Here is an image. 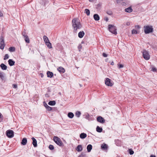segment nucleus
I'll return each instance as SVG.
<instances>
[{
    "mask_svg": "<svg viewBox=\"0 0 157 157\" xmlns=\"http://www.w3.org/2000/svg\"><path fill=\"white\" fill-rule=\"evenodd\" d=\"M72 27L74 29V31L76 32L78 29H80L82 27V25L78 18H75L72 21Z\"/></svg>",
    "mask_w": 157,
    "mask_h": 157,
    "instance_id": "f257e3e1",
    "label": "nucleus"
},
{
    "mask_svg": "<svg viewBox=\"0 0 157 157\" xmlns=\"http://www.w3.org/2000/svg\"><path fill=\"white\" fill-rule=\"evenodd\" d=\"M53 140L55 143L59 146L63 147L64 146V144L61 139L58 137L54 136L53 137Z\"/></svg>",
    "mask_w": 157,
    "mask_h": 157,
    "instance_id": "f03ea898",
    "label": "nucleus"
},
{
    "mask_svg": "<svg viewBox=\"0 0 157 157\" xmlns=\"http://www.w3.org/2000/svg\"><path fill=\"white\" fill-rule=\"evenodd\" d=\"M144 28V32L145 34H148L153 32V29L152 26H145Z\"/></svg>",
    "mask_w": 157,
    "mask_h": 157,
    "instance_id": "7ed1b4c3",
    "label": "nucleus"
},
{
    "mask_svg": "<svg viewBox=\"0 0 157 157\" xmlns=\"http://www.w3.org/2000/svg\"><path fill=\"white\" fill-rule=\"evenodd\" d=\"M108 29L109 31L112 33L116 35L117 34L116 27L114 25H109Z\"/></svg>",
    "mask_w": 157,
    "mask_h": 157,
    "instance_id": "20e7f679",
    "label": "nucleus"
},
{
    "mask_svg": "<svg viewBox=\"0 0 157 157\" xmlns=\"http://www.w3.org/2000/svg\"><path fill=\"white\" fill-rule=\"evenodd\" d=\"M142 53L143 57L145 59L148 60L150 59V56L147 51L145 50H144Z\"/></svg>",
    "mask_w": 157,
    "mask_h": 157,
    "instance_id": "39448f33",
    "label": "nucleus"
},
{
    "mask_svg": "<svg viewBox=\"0 0 157 157\" xmlns=\"http://www.w3.org/2000/svg\"><path fill=\"white\" fill-rule=\"evenodd\" d=\"M7 136L9 138H11L14 136V132L11 130H8L6 132Z\"/></svg>",
    "mask_w": 157,
    "mask_h": 157,
    "instance_id": "423d86ee",
    "label": "nucleus"
},
{
    "mask_svg": "<svg viewBox=\"0 0 157 157\" xmlns=\"http://www.w3.org/2000/svg\"><path fill=\"white\" fill-rule=\"evenodd\" d=\"M105 84L109 86H112L113 85V84L111 82V80L109 78H107L105 81Z\"/></svg>",
    "mask_w": 157,
    "mask_h": 157,
    "instance_id": "0eeeda50",
    "label": "nucleus"
},
{
    "mask_svg": "<svg viewBox=\"0 0 157 157\" xmlns=\"http://www.w3.org/2000/svg\"><path fill=\"white\" fill-rule=\"evenodd\" d=\"M97 120L98 122L101 123H104L105 121V120L101 116L98 117L97 118Z\"/></svg>",
    "mask_w": 157,
    "mask_h": 157,
    "instance_id": "6e6552de",
    "label": "nucleus"
},
{
    "mask_svg": "<svg viewBox=\"0 0 157 157\" xmlns=\"http://www.w3.org/2000/svg\"><path fill=\"white\" fill-rule=\"evenodd\" d=\"M57 70L61 73H63L65 71V69L61 66L57 68Z\"/></svg>",
    "mask_w": 157,
    "mask_h": 157,
    "instance_id": "1a4fd4ad",
    "label": "nucleus"
},
{
    "mask_svg": "<svg viewBox=\"0 0 157 157\" xmlns=\"http://www.w3.org/2000/svg\"><path fill=\"white\" fill-rule=\"evenodd\" d=\"M32 139L33 140L32 144L34 147H36L37 146V141L36 139L34 137H32Z\"/></svg>",
    "mask_w": 157,
    "mask_h": 157,
    "instance_id": "9d476101",
    "label": "nucleus"
},
{
    "mask_svg": "<svg viewBox=\"0 0 157 157\" xmlns=\"http://www.w3.org/2000/svg\"><path fill=\"white\" fill-rule=\"evenodd\" d=\"M8 63L10 66H11L14 65L15 62L12 59H9L8 61Z\"/></svg>",
    "mask_w": 157,
    "mask_h": 157,
    "instance_id": "9b49d317",
    "label": "nucleus"
},
{
    "mask_svg": "<svg viewBox=\"0 0 157 157\" xmlns=\"http://www.w3.org/2000/svg\"><path fill=\"white\" fill-rule=\"evenodd\" d=\"M82 147L81 145H78L76 148V150L78 152H80L82 150Z\"/></svg>",
    "mask_w": 157,
    "mask_h": 157,
    "instance_id": "f8f14e48",
    "label": "nucleus"
},
{
    "mask_svg": "<svg viewBox=\"0 0 157 157\" xmlns=\"http://www.w3.org/2000/svg\"><path fill=\"white\" fill-rule=\"evenodd\" d=\"M85 35V33L83 31L80 32L78 33V36L80 38H82Z\"/></svg>",
    "mask_w": 157,
    "mask_h": 157,
    "instance_id": "ddd939ff",
    "label": "nucleus"
},
{
    "mask_svg": "<svg viewBox=\"0 0 157 157\" xmlns=\"http://www.w3.org/2000/svg\"><path fill=\"white\" fill-rule=\"evenodd\" d=\"M27 143V139L25 138H24L23 139L21 142V144L22 145H25Z\"/></svg>",
    "mask_w": 157,
    "mask_h": 157,
    "instance_id": "4468645a",
    "label": "nucleus"
},
{
    "mask_svg": "<svg viewBox=\"0 0 157 157\" xmlns=\"http://www.w3.org/2000/svg\"><path fill=\"white\" fill-rule=\"evenodd\" d=\"M47 74L48 77L50 78H52L53 76V73L52 72L50 71H48Z\"/></svg>",
    "mask_w": 157,
    "mask_h": 157,
    "instance_id": "2eb2a0df",
    "label": "nucleus"
},
{
    "mask_svg": "<svg viewBox=\"0 0 157 157\" xmlns=\"http://www.w3.org/2000/svg\"><path fill=\"white\" fill-rule=\"evenodd\" d=\"M85 118L89 121L92 120V118L88 113L85 115Z\"/></svg>",
    "mask_w": 157,
    "mask_h": 157,
    "instance_id": "dca6fc26",
    "label": "nucleus"
},
{
    "mask_svg": "<svg viewBox=\"0 0 157 157\" xmlns=\"http://www.w3.org/2000/svg\"><path fill=\"white\" fill-rule=\"evenodd\" d=\"M5 44L4 42L0 41V48L1 49H3Z\"/></svg>",
    "mask_w": 157,
    "mask_h": 157,
    "instance_id": "f3484780",
    "label": "nucleus"
},
{
    "mask_svg": "<svg viewBox=\"0 0 157 157\" xmlns=\"http://www.w3.org/2000/svg\"><path fill=\"white\" fill-rule=\"evenodd\" d=\"M124 11L126 12L131 13L132 12V9L131 7H129L125 9Z\"/></svg>",
    "mask_w": 157,
    "mask_h": 157,
    "instance_id": "a211bd4d",
    "label": "nucleus"
},
{
    "mask_svg": "<svg viewBox=\"0 0 157 157\" xmlns=\"http://www.w3.org/2000/svg\"><path fill=\"white\" fill-rule=\"evenodd\" d=\"M101 148L104 150H106L108 148L107 145L105 144H103L101 145Z\"/></svg>",
    "mask_w": 157,
    "mask_h": 157,
    "instance_id": "6ab92c4d",
    "label": "nucleus"
},
{
    "mask_svg": "<svg viewBox=\"0 0 157 157\" xmlns=\"http://www.w3.org/2000/svg\"><path fill=\"white\" fill-rule=\"evenodd\" d=\"M94 18L95 21H98L99 20L100 17L97 14H94Z\"/></svg>",
    "mask_w": 157,
    "mask_h": 157,
    "instance_id": "aec40b11",
    "label": "nucleus"
},
{
    "mask_svg": "<svg viewBox=\"0 0 157 157\" xmlns=\"http://www.w3.org/2000/svg\"><path fill=\"white\" fill-rule=\"evenodd\" d=\"M92 148V145L91 144H89L87 147V149L88 152H90Z\"/></svg>",
    "mask_w": 157,
    "mask_h": 157,
    "instance_id": "412c9836",
    "label": "nucleus"
},
{
    "mask_svg": "<svg viewBox=\"0 0 157 157\" xmlns=\"http://www.w3.org/2000/svg\"><path fill=\"white\" fill-rule=\"evenodd\" d=\"M86 136V134L84 133H81L80 135V137L82 139L85 138Z\"/></svg>",
    "mask_w": 157,
    "mask_h": 157,
    "instance_id": "4be33fe9",
    "label": "nucleus"
},
{
    "mask_svg": "<svg viewBox=\"0 0 157 157\" xmlns=\"http://www.w3.org/2000/svg\"><path fill=\"white\" fill-rule=\"evenodd\" d=\"M0 67L3 70H6L7 68V67L3 63H2L0 65Z\"/></svg>",
    "mask_w": 157,
    "mask_h": 157,
    "instance_id": "5701e85b",
    "label": "nucleus"
},
{
    "mask_svg": "<svg viewBox=\"0 0 157 157\" xmlns=\"http://www.w3.org/2000/svg\"><path fill=\"white\" fill-rule=\"evenodd\" d=\"M46 109H47L48 111H51L52 110V111H54L56 110V108H52L50 107L49 106H48L47 108H46Z\"/></svg>",
    "mask_w": 157,
    "mask_h": 157,
    "instance_id": "b1692460",
    "label": "nucleus"
},
{
    "mask_svg": "<svg viewBox=\"0 0 157 157\" xmlns=\"http://www.w3.org/2000/svg\"><path fill=\"white\" fill-rule=\"evenodd\" d=\"M56 104V102L55 101H50L48 103V105H55Z\"/></svg>",
    "mask_w": 157,
    "mask_h": 157,
    "instance_id": "393cba45",
    "label": "nucleus"
},
{
    "mask_svg": "<svg viewBox=\"0 0 157 157\" xmlns=\"http://www.w3.org/2000/svg\"><path fill=\"white\" fill-rule=\"evenodd\" d=\"M102 131V129L99 126H97L96 128V131L98 132H101Z\"/></svg>",
    "mask_w": 157,
    "mask_h": 157,
    "instance_id": "a878e982",
    "label": "nucleus"
},
{
    "mask_svg": "<svg viewBox=\"0 0 157 157\" xmlns=\"http://www.w3.org/2000/svg\"><path fill=\"white\" fill-rule=\"evenodd\" d=\"M67 116L69 118H72L74 116V114L72 112H69L68 113Z\"/></svg>",
    "mask_w": 157,
    "mask_h": 157,
    "instance_id": "bb28decb",
    "label": "nucleus"
},
{
    "mask_svg": "<svg viewBox=\"0 0 157 157\" xmlns=\"http://www.w3.org/2000/svg\"><path fill=\"white\" fill-rule=\"evenodd\" d=\"M43 38L45 44L46 43H47V42L49 41L48 38L45 35L44 36Z\"/></svg>",
    "mask_w": 157,
    "mask_h": 157,
    "instance_id": "cd10ccee",
    "label": "nucleus"
},
{
    "mask_svg": "<svg viewBox=\"0 0 157 157\" xmlns=\"http://www.w3.org/2000/svg\"><path fill=\"white\" fill-rule=\"evenodd\" d=\"M84 13H86L87 16H89L90 15V10L87 9H86L85 10Z\"/></svg>",
    "mask_w": 157,
    "mask_h": 157,
    "instance_id": "c85d7f7f",
    "label": "nucleus"
},
{
    "mask_svg": "<svg viewBox=\"0 0 157 157\" xmlns=\"http://www.w3.org/2000/svg\"><path fill=\"white\" fill-rule=\"evenodd\" d=\"M45 44L47 46L48 48H52L51 44L50 43L49 41L48 42H47V43H46Z\"/></svg>",
    "mask_w": 157,
    "mask_h": 157,
    "instance_id": "c756f323",
    "label": "nucleus"
},
{
    "mask_svg": "<svg viewBox=\"0 0 157 157\" xmlns=\"http://www.w3.org/2000/svg\"><path fill=\"white\" fill-rule=\"evenodd\" d=\"M15 49V48L14 47H10L9 49V51L11 52H14Z\"/></svg>",
    "mask_w": 157,
    "mask_h": 157,
    "instance_id": "7c9ffc66",
    "label": "nucleus"
},
{
    "mask_svg": "<svg viewBox=\"0 0 157 157\" xmlns=\"http://www.w3.org/2000/svg\"><path fill=\"white\" fill-rule=\"evenodd\" d=\"M76 116L78 117H79L81 114V113L80 112L77 111L75 113Z\"/></svg>",
    "mask_w": 157,
    "mask_h": 157,
    "instance_id": "2f4dec72",
    "label": "nucleus"
},
{
    "mask_svg": "<svg viewBox=\"0 0 157 157\" xmlns=\"http://www.w3.org/2000/svg\"><path fill=\"white\" fill-rule=\"evenodd\" d=\"M25 39V40L26 42L29 43V38L28 36H27V37H25L24 38Z\"/></svg>",
    "mask_w": 157,
    "mask_h": 157,
    "instance_id": "473e14b6",
    "label": "nucleus"
},
{
    "mask_svg": "<svg viewBox=\"0 0 157 157\" xmlns=\"http://www.w3.org/2000/svg\"><path fill=\"white\" fill-rule=\"evenodd\" d=\"M4 77V76L3 73L0 72V78L2 79V80H3Z\"/></svg>",
    "mask_w": 157,
    "mask_h": 157,
    "instance_id": "72a5a7b5",
    "label": "nucleus"
},
{
    "mask_svg": "<svg viewBox=\"0 0 157 157\" xmlns=\"http://www.w3.org/2000/svg\"><path fill=\"white\" fill-rule=\"evenodd\" d=\"M129 153L131 155H133L134 154V151L132 149H130L128 150Z\"/></svg>",
    "mask_w": 157,
    "mask_h": 157,
    "instance_id": "f704fd0d",
    "label": "nucleus"
},
{
    "mask_svg": "<svg viewBox=\"0 0 157 157\" xmlns=\"http://www.w3.org/2000/svg\"><path fill=\"white\" fill-rule=\"evenodd\" d=\"M0 41H2V42H4V37L2 34L0 36Z\"/></svg>",
    "mask_w": 157,
    "mask_h": 157,
    "instance_id": "c9c22d12",
    "label": "nucleus"
},
{
    "mask_svg": "<svg viewBox=\"0 0 157 157\" xmlns=\"http://www.w3.org/2000/svg\"><path fill=\"white\" fill-rule=\"evenodd\" d=\"M48 148L51 150H53L54 149V146L52 145H50L49 146Z\"/></svg>",
    "mask_w": 157,
    "mask_h": 157,
    "instance_id": "e433bc0d",
    "label": "nucleus"
},
{
    "mask_svg": "<svg viewBox=\"0 0 157 157\" xmlns=\"http://www.w3.org/2000/svg\"><path fill=\"white\" fill-rule=\"evenodd\" d=\"M78 157H87L86 154L82 153L81 154L78 156Z\"/></svg>",
    "mask_w": 157,
    "mask_h": 157,
    "instance_id": "4c0bfd02",
    "label": "nucleus"
},
{
    "mask_svg": "<svg viewBox=\"0 0 157 157\" xmlns=\"http://www.w3.org/2000/svg\"><path fill=\"white\" fill-rule=\"evenodd\" d=\"M22 35L24 38L28 36V35L25 32H23L22 33Z\"/></svg>",
    "mask_w": 157,
    "mask_h": 157,
    "instance_id": "58836bf2",
    "label": "nucleus"
},
{
    "mask_svg": "<svg viewBox=\"0 0 157 157\" xmlns=\"http://www.w3.org/2000/svg\"><path fill=\"white\" fill-rule=\"evenodd\" d=\"M9 56L8 54H6L5 55L4 58V60H6L9 58Z\"/></svg>",
    "mask_w": 157,
    "mask_h": 157,
    "instance_id": "ea45409f",
    "label": "nucleus"
},
{
    "mask_svg": "<svg viewBox=\"0 0 157 157\" xmlns=\"http://www.w3.org/2000/svg\"><path fill=\"white\" fill-rule=\"evenodd\" d=\"M106 13L107 14L109 15H112L113 14V13L111 10L107 11L106 12Z\"/></svg>",
    "mask_w": 157,
    "mask_h": 157,
    "instance_id": "a19ab883",
    "label": "nucleus"
},
{
    "mask_svg": "<svg viewBox=\"0 0 157 157\" xmlns=\"http://www.w3.org/2000/svg\"><path fill=\"white\" fill-rule=\"evenodd\" d=\"M82 45L81 44H80L78 45V48L79 50V51H80V50L82 48Z\"/></svg>",
    "mask_w": 157,
    "mask_h": 157,
    "instance_id": "79ce46f5",
    "label": "nucleus"
},
{
    "mask_svg": "<svg viewBox=\"0 0 157 157\" xmlns=\"http://www.w3.org/2000/svg\"><path fill=\"white\" fill-rule=\"evenodd\" d=\"M132 33L133 34H136L137 33V31L136 30L133 29L132 31Z\"/></svg>",
    "mask_w": 157,
    "mask_h": 157,
    "instance_id": "37998d69",
    "label": "nucleus"
},
{
    "mask_svg": "<svg viewBox=\"0 0 157 157\" xmlns=\"http://www.w3.org/2000/svg\"><path fill=\"white\" fill-rule=\"evenodd\" d=\"M124 67V65L122 64H119L118 65V67L120 68H122Z\"/></svg>",
    "mask_w": 157,
    "mask_h": 157,
    "instance_id": "c03bdc74",
    "label": "nucleus"
},
{
    "mask_svg": "<svg viewBox=\"0 0 157 157\" xmlns=\"http://www.w3.org/2000/svg\"><path fill=\"white\" fill-rule=\"evenodd\" d=\"M17 84H13V87L14 88H17Z\"/></svg>",
    "mask_w": 157,
    "mask_h": 157,
    "instance_id": "a18cd8bd",
    "label": "nucleus"
},
{
    "mask_svg": "<svg viewBox=\"0 0 157 157\" xmlns=\"http://www.w3.org/2000/svg\"><path fill=\"white\" fill-rule=\"evenodd\" d=\"M102 55L103 56L105 57H106L108 56V55L105 54V53H103Z\"/></svg>",
    "mask_w": 157,
    "mask_h": 157,
    "instance_id": "49530a36",
    "label": "nucleus"
},
{
    "mask_svg": "<svg viewBox=\"0 0 157 157\" xmlns=\"http://www.w3.org/2000/svg\"><path fill=\"white\" fill-rule=\"evenodd\" d=\"M44 106L46 108H47V107L48 106H49L47 104H46V103H45L44 102Z\"/></svg>",
    "mask_w": 157,
    "mask_h": 157,
    "instance_id": "de8ad7c7",
    "label": "nucleus"
},
{
    "mask_svg": "<svg viewBox=\"0 0 157 157\" xmlns=\"http://www.w3.org/2000/svg\"><path fill=\"white\" fill-rule=\"evenodd\" d=\"M3 16V13L2 11H0V17H2Z\"/></svg>",
    "mask_w": 157,
    "mask_h": 157,
    "instance_id": "09e8293b",
    "label": "nucleus"
},
{
    "mask_svg": "<svg viewBox=\"0 0 157 157\" xmlns=\"http://www.w3.org/2000/svg\"><path fill=\"white\" fill-rule=\"evenodd\" d=\"M152 71H153L154 72H155V71H156V69L155 67H152Z\"/></svg>",
    "mask_w": 157,
    "mask_h": 157,
    "instance_id": "8fccbe9b",
    "label": "nucleus"
},
{
    "mask_svg": "<svg viewBox=\"0 0 157 157\" xmlns=\"http://www.w3.org/2000/svg\"><path fill=\"white\" fill-rule=\"evenodd\" d=\"M130 22H126V25H128V26H129L130 25Z\"/></svg>",
    "mask_w": 157,
    "mask_h": 157,
    "instance_id": "3c124183",
    "label": "nucleus"
},
{
    "mask_svg": "<svg viewBox=\"0 0 157 157\" xmlns=\"http://www.w3.org/2000/svg\"><path fill=\"white\" fill-rule=\"evenodd\" d=\"M3 117L2 114H1V113H0V118H2V120L3 119Z\"/></svg>",
    "mask_w": 157,
    "mask_h": 157,
    "instance_id": "603ef678",
    "label": "nucleus"
},
{
    "mask_svg": "<svg viewBox=\"0 0 157 157\" xmlns=\"http://www.w3.org/2000/svg\"><path fill=\"white\" fill-rule=\"evenodd\" d=\"M136 28L138 29H139L140 28V27L139 25H137L136 26Z\"/></svg>",
    "mask_w": 157,
    "mask_h": 157,
    "instance_id": "864d4df0",
    "label": "nucleus"
},
{
    "mask_svg": "<svg viewBox=\"0 0 157 157\" xmlns=\"http://www.w3.org/2000/svg\"><path fill=\"white\" fill-rule=\"evenodd\" d=\"M110 64H111V65H113L114 64V63L113 62V61L111 62Z\"/></svg>",
    "mask_w": 157,
    "mask_h": 157,
    "instance_id": "5fc2aeb1",
    "label": "nucleus"
},
{
    "mask_svg": "<svg viewBox=\"0 0 157 157\" xmlns=\"http://www.w3.org/2000/svg\"><path fill=\"white\" fill-rule=\"evenodd\" d=\"M105 20L106 21H107L109 20V19L108 17H106L105 18Z\"/></svg>",
    "mask_w": 157,
    "mask_h": 157,
    "instance_id": "6e6d98bb",
    "label": "nucleus"
},
{
    "mask_svg": "<svg viewBox=\"0 0 157 157\" xmlns=\"http://www.w3.org/2000/svg\"><path fill=\"white\" fill-rule=\"evenodd\" d=\"M150 157H156V156L155 155H151Z\"/></svg>",
    "mask_w": 157,
    "mask_h": 157,
    "instance_id": "4d7b16f0",
    "label": "nucleus"
},
{
    "mask_svg": "<svg viewBox=\"0 0 157 157\" xmlns=\"http://www.w3.org/2000/svg\"><path fill=\"white\" fill-rule=\"evenodd\" d=\"M43 76H44L43 74L41 73V77H43Z\"/></svg>",
    "mask_w": 157,
    "mask_h": 157,
    "instance_id": "13d9d810",
    "label": "nucleus"
},
{
    "mask_svg": "<svg viewBox=\"0 0 157 157\" xmlns=\"http://www.w3.org/2000/svg\"><path fill=\"white\" fill-rule=\"evenodd\" d=\"M97 6H98V7H100V6H101L100 5V4H98V5H97Z\"/></svg>",
    "mask_w": 157,
    "mask_h": 157,
    "instance_id": "bf43d9fd",
    "label": "nucleus"
},
{
    "mask_svg": "<svg viewBox=\"0 0 157 157\" xmlns=\"http://www.w3.org/2000/svg\"><path fill=\"white\" fill-rule=\"evenodd\" d=\"M89 1L90 2H91L92 1V0H89Z\"/></svg>",
    "mask_w": 157,
    "mask_h": 157,
    "instance_id": "052dcab7",
    "label": "nucleus"
}]
</instances>
